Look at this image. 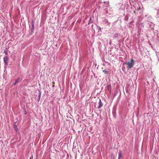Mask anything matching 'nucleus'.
I'll list each match as a JSON object with an SVG mask.
<instances>
[{"label":"nucleus","mask_w":159,"mask_h":159,"mask_svg":"<svg viewBox=\"0 0 159 159\" xmlns=\"http://www.w3.org/2000/svg\"><path fill=\"white\" fill-rule=\"evenodd\" d=\"M8 59L9 58L7 56L3 58V60L5 63V65L6 66L7 65Z\"/></svg>","instance_id":"f03ea898"},{"label":"nucleus","mask_w":159,"mask_h":159,"mask_svg":"<svg viewBox=\"0 0 159 159\" xmlns=\"http://www.w3.org/2000/svg\"><path fill=\"white\" fill-rule=\"evenodd\" d=\"M121 158H118V159H120Z\"/></svg>","instance_id":"ddd939ff"},{"label":"nucleus","mask_w":159,"mask_h":159,"mask_svg":"<svg viewBox=\"0 0 159 159\" xmlns=\"http://www.w3.org/2000/svg\"><path fill=\"white\" fill-rule=\"evenodd\" d=\"M4 52L6 55H7L8 52H7V48H5L4 50Z\"/></svg>","instance_id":"423d86ee"},{"label":"nucleus","mask_w":159,"mask_h":159,"mask_svg":"<svg viewBox=\"0 0 159 159\" xmlns=\"http://www.w3.org/2000/svg\"><path fill=\"white\" fill-rule=\"evenodd\" d=\"M107 89L109 90H111V85H109L107 86Z\"/></svg>","instance_id":"0eeeda50"},{"label":"nucleus","mask_w":159,"mask_h":159,"mask_svg":"<svg viewBox=\"0 0 159 159\" xmlns=\"http://www.w3.org/2000/svg\"><path fill=\"white\" fill-rule=\"evenodd\" d=\"M33 159V157H30V159Z\"/></svg>","instance_id":"f8f14e48"},{"label":"nucleus","mask_w":159,"mask_h":159,"mask_svg":"<svg viewBox=\"0 0 159 159\" xmlns=\"http://www.w3.org/2000/svg\"><path fill=\"white\" fill-rule=\"evenodd\" d=\"M14 128L16 132H17L18 131V129L17 128V125L16 124V123H15L14 124Z\"/></svg>","instance_id":"20e7f679"},{"label":"nucleus","mask_w":159,"mask_h":159,"mask_svg":"<svg viewBox=\"0 0 159 159\" xmlns=\"http://www.w3.org/2000/svg\"><path fill=\"white\" fill-rule=\"evenodd\" d=\"M25 115H26L27 114V113H26V111L25 110Z\"/></svg>","instance_id":"9b49d317"},{"label":"nucleus","mask_w":159,"mask_h":159,"mask_svg":"<svg viewBox=\"0 0 159 159\" xmlns=\"http://www.w3.org/2000/svg\"><path fill=\"white\" fill-rule=\"evenodd\" d=\"M103 106V104L101 102L100 99H99V102H98V106L97 107V108L99 109L101 108Z\"/></svg>","instance_id":"7ed1b4c3"},{"label":"nucleus","mask_w":159,"mask_h":159,"mask_svg":"<svg viewBox=\"0 0 159 159\" xmlns=\"http://www.w3.org/2000/svg\"><path fill=\"white\" fill-rule=\"evenodd\" d=\"M103 72L105 74L108 73V71L105 70H103Z\"/></svg>","instance_id":"1a4fd4ad"},{"label":"nucleus","mask_w":159,"mask_h":159,"mask_svg":"<svg viewBox=\"0 0 159 159\" xmlns=\"http://www.w3.org/2000/svg\"><path fill=\"white\" fill-rule=\"evenodd\" d=\"M19 80H16V81L15 82V83H14V85H16V84L19 81H18Z\"/></svg>","instance_id":"9d476101"},{"label":"nucleus","mask_w":159,"mask_h":159,"mask_svg":"<svg viewBox=\"0 0 159 159\" xmlns=\"http://www.w3.org/2000/svg\"><path fill=\"white\" fill-rule=\"evenodd\" d=\"M122 157V153L121 151H120L118 153V158H121Z\"/></svg>","instance_id":"39448f33"},{"label":"nucleus","mask_w":159,"mask_h":159,"mask_svg":"<svg viewBox=\"0 0 159 159\" xmlns=\"http://www.w3.org/2000/svg\"><path fill=\"white\" fill-rule=\"evenodd\" d=\"M134 60L133 59H132L130 61L128 62L126 64L128 66L129 68L131 69L133 67V66L134 65Z\"/></svg>","instance_id":"f257e3e1"},{"label":"nucleus","mask_w":159,"mask_h":159,"mask_svg":"<svg viewBox=\"0 0 159 159\" xmlns=\"http://www.w3.org/2000/svg\"><path fill=\"white\" fill-rule=\"evenodd\" d=\"M41 92L40 91L39 92V98H38V101H39L40 99V96H41Z\"/></svg>","instance_id":"6e6552de"}]
</instances>
